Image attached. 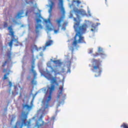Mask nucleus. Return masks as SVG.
<instances>
[{
	"label": "nucleus",
	"mask_w": 128,
	"mask_h": 128,
	"mask_svg": "<svg viewBox=\"0 0 128 128\" xmlns=\"http://www.w3.org/2000/svg\"><path fill=\"white\" fill-rule=\"evenodd\" d=\"M26 74V69L23 68L22 71L21 72L20 74V80H24V74Z\"/></svg>",
	"instance_id": "f3484780"
},
{
	"label": "nucleus",
	"mask_w": 128,
	"mask_h": 128,
	"mask_svg": "<svg viewBox=\"0 0 128 128\" xmlns=\"http://www.w3.org/2000/svg\"><path fill=\"white\" fill-rule=\"evenodd\" d=\"M50 60L54 62L55 64H57V66L52 67V62H49L46 64V71L44 70V69L39 70L42 76H44L46 80L50 82V86H52V84H56V76H58V74H60V66L62 64L60 60H54L52 59H50Z\"/></svg>",
	"instance_id": "f03ea898"
},
{
	"label": "nucleus",
	"mask_w": 128,
	"mask_h": 128,
	"mask_svg": "<svg viewBox=\"0 0 128 128\" xmlns=\"http://www.w3.org/2000/svg\"><path fill=\"white\" fill-rule=\"evenodd\" d=\"M40 56H44V54H42V52H41V53L40 54Z\"/></svg>",
	"instance_id": "a19ab883"
},
{
	"label": "nucleus",
	"mask_w": 128,
	"mask_h": 128,
	"mask_svg": "<svg viewBox=\"0 0 128 128\" xmlns=\"http://www.w3.org/2000/svg\"><path fill=\"white\" fill-rule=\"evenodd\" d=\"M54 43V41H52V40H48L45 46H43L42 47H40L39 48H38V46H36V45H32L31 46V52H32V54H34V52L35 50H37V52H38L39 50H43V52H44V50H46V48L47 46H52V44Z\"/></svg>",
	"instance_id": "0eeeda50"
},
{
	"label": "nucleus",
	"mask_w": 128,
	"mask_h": 128,
	"mask_svg": "<svg viewBox=\"0 0 128 128\" xmlns=\"http://www.w3.org/2000/svg\"><path fill=\"white\" fill-rule=\"evenodd\" d=\"M12 22H14V24H18V22H16V20H13Z\"/></svg>",
	"instance_id": "ea45409f"
},
{
	"label": "nucleus",
	"mask_w": 128,
	"mask_h": 128,
	"mask_svg": "<svg viewBox=\"0 0 128 128\" xmlns=\"http://www.w3.org/2000/svg\"><path fill=\"white\" fill-rule=\"evenodd\" d=\"M8 64V61H5L4 63H3V64L2 65V66L4 68V66H6V65Z\"/></svg>",
	"instance_id": "7c9ffc66"
},
{
	"label": "nucleus",
	"mask_w": 128,
	"mask_h": 128,
	"mask_svg": "<svg viewBox=\"0 0 128 128\" xmlns=\"http://www.w3.org/2000/svg\"><path fill=\"white\" fill-rule=\"evenodd\" d=\"M93 49L92 48H90L88 50V54H92L93 52Z\"/></svg>",
	"instance_id": "cd10ccee"
},
{
	"label": "nucleus",
	"mask_w": 128,
	"mask_h": 128,
	"mask_svg": "<svg viewBox=\"0 0 128 128\" xmlns=\"http://www.w3.org/2000/svg\"><path fill=\"white\" fill-rule=\"evenodd\" d=\"M34 101L32 100L30 102V106L28 104H22L23 110H30L32 108Z\"/></svg>",
	"instance_id": "ddd939ff"
},
{
	"label": "nucleus",
	"mask_w": 128,
	"mask_h": 128,
	"mask_svg": "<svg viewBox=\"0 0 128 128\" xmlns=\"http://www.w3.org/2000/svg\"><path fill=\"white\" fill-rule=\"evenodd\" d=\"M26 16H28V12H26Z\"/></svg>",
	"instance_id": "de8ad7c7"
},
{
	"label": "nucleus",
	"mask_w": 128,
	"mask_h": 128,
	"mask_svg": "<svg viewBox=\"0 0 128 128\" xmlns=\"http://www.w3.org/2000/svg\"><path fill=\"white\" fill-rule=\"evenodd\" d=\"M54 6V2L52 1H50V9L48 10V12L50 16H52V8Z\"/></svg>",
	"instance_id": "2eb2a0df"
},
{
	"label": "nucleus",
	"mask_w": 128,
	"mask_h": 128,
	"mask_svg": "<svg viewBox=\"0 0 128 128\" xmlns=\"http://www.w3.org/2000/svg\"><path fill=\"white\" fill-rule=\"evenodd\" d=\"M16 116L14 115H12V118L10 120V124H12V122H14L16 120Z\"/></svg>",
	"instance_id": "4be33fe9"
},
{
	"label": "nucleus",
	"mask_w": 128,
	"mask_h": 128,
	"mask_svg": "<svg viewBox=\"0 0 128 128\" xmlns=\"http://www.w3.org/2000/svg\"><path fill=\"white\" fill-rule=\"evenodd\" d=\"M76 2L78 4H80L81 3L80 1V0H72V2Z\"/></svg>",
	"instance_id": "c756f323"
},
{
	"label": "nucleus",
	"mask_w": 128,
	"mask_h": 128,
	"mask_svg": "<svg viewBox=\"0 0 128 128\" xmlns=\"http://www.w3.org/2000/svg\"><path fill=\"white\" fill-rule=\"evenodd\" d=\"M89 66H90V64H89Z\"/></svg>",
	"instance_id": "603ef678"
},
{
	"label": "nucleus",
	"mask_w": 128,
	"mask_h": 128,
	"mask_svg": "<svg viewBox=\"0 0 128 128\" xmlns=\"http://www.w3.org/2000/svg\"><path fill=\"white\" fill-rule=\"evenodd\" d=\"M36 94H38V92L36 93L35 96H36Z\"/></svg>",
	"instance_id": "8fccbe9b"
},
{
	"label": "nucleus",
	"mask_w": 128,
	"mask_h": 128,
	"mask_svg": "<svg viewBox=\"0 0 128 128\" xmlns=\"http://www.w3.org/2000/svg\"><path fill=\"white\" fill-rule=\"evenodd\" d=\"M82 32H77L74 38V42L72 44V46L71 47L70 50L72 52H74V48H78V46H78V44H86L84 42V37L82 36V34H84Z\"/></svg>",
	"instance_id": "39448f33"
},
{
	"label": "nucleus",
	"mask_w": 128,
	"mask_h": 128,
	"mask_svg": "<svg viewBox=\"0 0 128 128\" xmlns=\"http://www.w3.org/2000/svg\"><path fill=\"white\" fill-rule=\"evenodd\" d=\"M11 37V40L10 42L8 44L9 46L10 47V50H12V44L13 42H16L17 44H15V46H22V44H20L18 42V36L14 35V32H10L9 34H8Z\"/></svg>",
	"instance_id": "423d86ee"
},
{
	"label": "nucleus",
	"mask_w": 128,
	"mask_h": 128,
	"mask_svg": "<svg viewBox=\"0 0 128 128\" xmlns=\"http://www.w3.org/2000/svg\"><path fill=\"white\" fill-rule=\"evenodd\" d=\"M48 123H45V124H46Z\"/></svg>",
	"instance_id": "864d4df0"
},
{
	"label": "nucleus",
	"mask_w": 128,
	"mask_h": 128,
	"mask_svg": "<svg viewBox=\"0 0 128 128\" xmlns=\"http://www.w3.org/2000/svg\"><path fill=\"white\" fill-rule=\"evenodd\" d=\"M10 74V72H8L4 75V80H8V76Z\"/></svg>",
	"instance_id": "393cba45"
},
{
	"label": "nucleus",
	"mask_w": 128,
	"mask_h": 128,
	"mask_svg": "<svg viewBox=\"0 0 128 128\" xmlns=\"http://www.w3.org/2000/svg\"><path fill=\"white\" fill-rule=\"evenodd\" d=\"M8 30H9V32H14V30L12 29V26H10L8 27Z\"/></svg>",
	"instance_id": "5701e85b"
},
{
	"label": "nucleus",
	"mask_w": 128,
	"mask_h": 128,
	"mask_svg": "<svg viewBox=\"0 0 128 128\" xmlns=\"http://www.w3.org/2000/svg\"><path fill=\"white\" fill-rule=\"evenodd\" d=\"M60 106V104H58V105L57 108H58V106Z\"/></svg>",
	"instance_id": "09e8293b"
},
{
	"label": "nucleus",
	"mask_w": 128,
	"mask_h": 128,
	"mask_svg": "<svg viewBox=\"0 0 128 128\" xmlns=\"http://www.w3.org/2000/svg\"><path fill=\"white\" fill-rule=\"evenodd\" d=\"M98 53L96 52V54H92V56H94V58H96V56H100L102 58H106V54H104V52L102 48L98 47Z\"/></svg>",
	"instance_id": "9d476101"
},
{
	"label": "nucleus",
	"mask_w": 128,
	"mask_h": 128,
	"mask_svg": "<svg viewBox=\"0 0 128 128\" xmlns=\"http://www.w3.org/2000/svg\"><path fill=\"white\" fill-rule=\"evenodd\" d=\"M59 8H60L61 12H62L63 14H64L66 11L64 10V0H59V2L58 4Z\"/></svg>",
	"instance_id": "f8f14e48"
},
{
	"label": "nucleus",
	"mask_w": 128,
	"mask_h": 128,
	"mask_svg": "<svg viewBox=\"0 0 128 128\" xmlns=\"http://www.w3.org/2000/svg\"><path fill=\"white\" fill-rule=\"evenodd\" d=\"M64 90V82H62V87L59 88V90L58 91L57 99L59 98L62 101H58V102L60 104H64V100H66V95L64 93H62V90Z\"/></svg>",
	"instance_id": "6e6552de"
},
{
	"label": "nucleus",
	"mask_w": 128,
	"mask_h": 128,
	"mask_svg": "<svg viewBox=\"0 0 128 128\" xmlns=\"http://www.w3.org/2000/svg\"><path fill=\"white\" fill-rule=\"evenodd\" d=\"M42 20L40 18L36 19V22H41Z\"/></svg>",
	"instance_id": "f704fd0d"
},
{
	"label": "nucleus",
	"mask_w": 128,
	"mask_h": 128,
	"mask_svg": "<svg viewBox=\"0 0 128 128\" xmlns=\"http://www.w3.org/2000/svg\"><path fill=\"white\" fill-rule=\"evenodd\" d=\"M54 120H56V116H52L50 122H52V124H54Z\"/></svg>",
	"instance_id": "bb28decb"
},
{
	"label": "nucleus",
	"mask_w": 128,
	"mask_h": 128,
	"mask_svg": "<svg viewBox=\"0 0 128 128\" xmlns=\"http://www.w3.org/2000/svg\"><path fill=\"white\" fill-rule=\"evenodd\" d=\"M56 86L54 84H52L50 86H47L42 88L43 92L45 94V96L42 101V108L38 111V114H41V116L40 118L36 121L35 128H40L44 125V122L42 119L44 118L42 114H46V110L50 106V102L52 100V94L54 92Z\"/></svg>",
	"instance_id": "f257e3e1"
},
{
	"label": "nucleus",
	"mask_w": 128,
	"mask_h": 128,
	"mask_svg": "<svg viewBox=\"0 0 128 128\" xmlns=\"http://www.w3.org/2000/svg\"><path fill=\"white\" fill-rule=\"evenodd\" d=\"M4 112H8V107L4 109Z\"/></svg>",
	"instance_id": "e433bc0d"
},
{
	"label": "nucleus",
	"mask_w": 128,
	"mask_h": 128,
	"mask_svg": "<svg viewBox=\"0 0 128 128\" xmlns=\"http://www.w3.org/2000/svg\"><path fill=\"white\" fill-rule=\"evenodd\" d=\"M14 90H16V86H14Z\"/></svg>",
	"instance_id": "49530a36"
},
{
	"label": "nucleus",
	"mask_w": 128,
	"mask_h": 128,
	"mask_svg": "<svg viewBox=\"0 0 128 128\" xmlns=\"http://www.w3.org/2000/svg\"><path fill=\"white\" fill-rule=\"evenodd\" d=\"M36 32H39V31H36Z\"/></svg>",
	"instance_id": "3c124183"
},
{
	"label": "nucleus",
	"mask_w": 128,
	"mask_h": 128,
	"mask_svg": "<svg viewBox=\"0 0 128 128\" xmlns=\"http://www.w3.org/2000/svg\"><path fill=\"white\" fill-rule=\"evenodd\" d=\"M18 94V92H12V96H16V94Z\"/></svg>",
	"instance_id": "473e14b6"
},
{
	"label": "nucleus",
	"mask_w": 128,
	"mask_h": 128,
	"mask_svg": "<svg viewBox=\"0 0 128 128\" xmlns=\"http://www.w3.org/2000/svg\"><path fill=\"white\" fill-rule=\"evenodd\" d=\"M27 80H30V76H28L27 77Z\"/></svg>",
	"instance_id": "4c0bfd02"
},
{
	"label": "nucleus",
	"mask_w": 128,
	"mask_h": 128,
	"mask_svg": "<svg viewBox=\"0 0 128 128\" xmlns=\"http://www.w3.org/2000/svg\"><path fill=\"white\" fill-rule=\"evenodd\" d=\"M72 64V62L70 61H68L67 62V64H68V70L66 72V74H70V64Z\"/></svg>",
	"instance_id": "dca6fc26"
},
{
	"label": "nucleus",
	"mask_w": 128,
	"mask_h": 128,
	"mask_svg": "<svg viewBox=\"0 0 128 128\" xmlns=\"http://www.w3.org/2000/svg\"><path fill=\"white\" fill-rule=\"evenodd\" d=\"M38 18H42V15H40V14H38Z\"/></svg>",
	"instance_id": "79ce46f5"
},
{
	"label": "nucleus",
	"mask_w": 128,
	"mask_h": 128,
	"mask_svg": "<svg viewBox=\"0 0 128 128\" xmlns=\"http://www.w3.org/2000/svg\"><path fill=\"white\" fill-rule=\"evenodd\" d=\"M7 54L9 58H12V53L10 51L8 52Z\"/></svg>",
	"instance_id": "b1692460"
},
{
	"label": "nucleus",
	"mask_w": 128,
	"mask_h": 128,
	"mask_svg": "<svg viewBox=\"0 0 128 128\" xmlns=\"http://www.w3.org/2000/svg\"><path fill=\"white\" fill-rule=\"evenodd\" d=\"M91 32H98V29H96V26H92L91 27Z\"/></svg>",
	"instance_id": "aec40b11"
},
{
	"label": "nucleus",
	"mask_w": 128,
	"mask_h": 128,
	"mask_svg": "<svg viewBox=\"0 0 128 128\" xmlns=\"http://www.w3.org/2000/svg\"><path fill=\"white\" fill-rule=\"evenodd\" d=\"M64 16H61L60 19H58L56 20V22H57L58 24V28L62 26L61 22H64Z\"/></svg>",
	"instance_id": "4468645a"
},
{
	"label": "nucleus",
	"mask_w": 128,
	"mask_h": 128,
	"mask_svg": "<svg viewBox=\"0 0 128 128\" xmlns=\"http://www.w3.org/2000/svg\"><path fill=\"white\" fill-rule=\"evenodd\" d=\"M92 70L93 72H96V78H98V76H100V74H102V68H100L102 64H100V60L92 59Z\"/></svg>",
	"instance_id": "20e7f679"
},
{
	"label": "nucleus",
	"mask_w": 128,
	"mask_h": 128,
	"mask_svg": "<svg viewBox=\"0 0 128 128\" xmlns=\"http://www.w3.org/2000/svg\"><path fill=\"white\" fill-rule=\"evenodd\" d=\"M14 128H22V126H20V122H17L14 126Z\"/></svg>",
	"instance_id": "6ab92c4d"
},
{
	"label": "nucleus",
	"mask_w": 128,
	"mask_h": 128,
	"mask_svg": "<svg viewBox=\"0 0 128 128\" xmlns=\"http://www.w3.org/2000/svg\"><path fill=\"white\" fill-rule=\"evenodd\" d=\"M74 12L76 14L77 18H78V20H76V18H74V22H76L74 26L75 32H86V28H88V25H86V24H84L79 26L80 24V16L78 14H80V10L76 9L74 10Z\"/></svg>",
	"instance_id": "7ed1b4c3"
},
{
	"label": "nucleus",
	"mask_w": 128,
	"mask_h": 128,
	"mask_svg": "<svg viewBox=\"0 0 128 128\" xmlns=\"http://www.w3.org/2000/svg\"><path fill=\"white\" fill-rule=\"evenodd\" d=\"M54 32H58V30H54Z\"/></svg>",
	"instance_id": "37998d69"
},
{
	"label": "nucleus",
	"mask_w": 128,
	"mask_h": 128,
	"mask_svg": "<svg viewBox=\"0 0 128 128\" xmlns=\"http://www.w3.org/2000/svg\"><path fill=\"white\" fill-rule=\"evenodd\" d=\"M34 62H36V60L34 59V54L32 55V68L30 70V72H32L34 74V80L36 78V76L38 74H36V72L34 70Z\"/></svg>",
	"instance_id": "1a4fd4ad"
},
{
	"label": "nucleus",
	"mask_w": 128,
	"mask_h": 128,
	"mask_svg": "<svg viewBox=\"0 0 128 128\" xmlns=\"http://www.w3.org/2000/svg\"><path fill=\"white\" fill-rule=\"evenodd\" d=\"M44 22H46V24H48V23L49 24H47L46 26V30H48V32H52V30H54V26H52V22H50V20L48 19H45L44 20Z\"/></svg>",
	"instance_id": "9b49d317"
},
{
	"label": "nucleus",
	"mask_w": 128,
	"mask_h": 128,
	"mask_svg": "<svg viewBox=\"0 0 128 128\" xmlns=\"http://www.w3.org/2000/svg\"><path fill=\"white\" fill-rule=\"evenodd\" d=\"M120 127L124 128H128V125L124 123L123 124L121 125Z\"/></svg>",
	"instance_id": "a878e982"
},
{
	"label": "nucleus",
	"mask_w": 128,
	"mask_h": 128,
	"mask_svg": "<svg viewBox=\"0 0 128 128\" xmlns=\"http://www.w3.org/2000/svg\"><path fill=\"white\" fill-rule=\"evenodd\" d=\"M64 72H66V69L64 68H62V65L60 66V68L59 70V74H60V73L64 74Z\"/></svg>",
	"instance_id": "412c9836"
},
{
	"label": "nucleus",
	"mask_w": 128,
	"mask_h": 128,
	"mask_svg": "<svg viewBox=\"0 0 128 128\" xmlns=\"http://www.w3.org/2000/svg\"><path fill=\"white\" fill-rule=\"evenodd\" d=\"M3 72H8V70L6 69H4L3 70Z\"/></svg>",
	"instance_id": "58836bf2"
},
{
	"label": "nucleus",
	"mask_w": 128,
	"mask_h": 128,
	"mask_svg": "<svg viewBox=\"0 0 128 128\" xmlns=\"http://www.w3.org/2000/svg\"><path fill=\"white\" fill-rule=\"evenodd\" d=\"M9 86H10V88H12V84L10 81H9Z\"/></svg>",
	"instance_id": "c9c22d12"
},
{
	"label": "nucleus",
	"mask_w": 128,
	"mask_h": 128,
	"mask_svg": "<svg viewBox=\"0 0 128 128\" xmlns=\"http://www.w3.org/2000/svg\"><path fill=\"white\" fill-rule=\"evenodd\" d=\"M48 40H50V38H52V37H50V34L48 32Z\"/></svg>",
	"instance_id": "72a5a7b5"
},
{
	"label": "nucleus",
	"mask_w": 128,
	"mask_h": 128,
	"mask_svg": "<svg viewBox=\"0 0 128 128\" xmlns=\"http://www.w3.org/2000/svg\"><path fill=\"white\" fill-rule=\"evenodd\" d=\"M31 84H36V81L32 80L31 82Z\"/></svg>",
	"instance_id": "c85d7f7f"
},
{
	"label": "nucleus",
	"mask_w": 128,
	"mask_h": 128,
	"mask_svg": "<svg viewBox=\"0 0 128 128\" xmlns=\"http://www.w3.org/2000/svg\"><path fill=\"white\" fill-rule=\"evenodd\" d=\"M38 26H37L36 27V30H38Z\"/></svg>",
	"instance_id": "a18cd8bd"
},
{
	"label": "nucleus",
	"mask_w": 128,
	"mask_h": 128,
	"mask_svg": "<svg viewBox=\"0 0 128 128\" xmlns=\"http://www.w3.org/2000/svg\"><path fill=\"white\" fill-rule=\"evenodd\" d=\"M8 23L6 22H4V28H8Z\"/></svg>",
	"instance_id": "2f4dec72"
},
{
	"label": "nucleus",
	"mask_w": 128,
	"mask_h": 128,
	"mask_svg": "<svg viewBox=\"0 0 128 128\" xmlns=\"http://www.w3.org/2000/svg\"><path fill=\"white\" fill-rule=\"evenodd\" d=\"M24 10H20L17 15V16L18 18H22V14H24Z\"/></svg>",
	"instance_id": "a211bd4d"
},
{
	"label": "nucleus",
	"mask_w": 128,
	"mask_h": 128,
	"mask_svg": "<svg viewBox=\"0 0 128 128\" xmlns=\"http://www.w3.org/2000/svg\"><path fill=\"white\" fill-rule=\"evenodd\" d=\"M64 30H66V28H64Z\"/></svg>",
	"instance_id": "5fc2aeb1"
},
{
	"label": "nucleus",
	"mask_w": 128,
	"mask_h": 128,
	"mask_svg": "<svg viewBox=\"0 0 128 128\" xmlns=\"http://www.w3.org/2000/svg\"><path fill=\"white\" fill-rule=\"evenodd\" d=\"M55 34H57L56 32Z\"/></svg>",
	"instance_id": "6e6d98bb"
},
{
	"label": "nucleus",
	"mask_w": 128,
	"mask_h": 128,
	"mask_svg": "<svg viewBox=\"0 0 128 128\" xmlns=\"http://www.w3.org/2000/svg\"><path fill=\"white\" fill-rule=\"evenodd\" d=\"M12 90V89H10L9 90V91H8V92H9V94H10V92Z\"/></svg>",
	"instance_id": "c03bdc74"
}]
</instances>
